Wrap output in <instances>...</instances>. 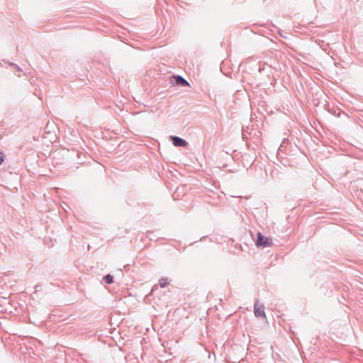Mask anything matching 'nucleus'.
Returning a JSON list of instances; mask_svg holds the SVG:
<instances>
[{
	"label": "nucleus",
	"instance_id": "12",
	"mask_svg": "<svg viewBox=\"0 0 363 363\" xmlns=\"http://www.w3.org/2000/svg\"><path fill=\"white\" fill-rule=\"evenodd\" d=\"M265 111H267V114L269 115L271 113H272V110H269L268 111L267 108L265 109Z\"/></svg>",
	"mask_w": 363,
	"mask_h": 363
},
{
	"label": "nucleus",
	"instance_id": "10",
	"mask_svg": "<svg viewBox=\"0 0 363 363\" xmlns=\"http://www.w3.org/2000/svg\"><path fill=\"white\" fill-rule=\"evenodd\" d=\"M265 65H267V67L269 69L271 68V65H268L267 64H264L263 65H259V72H262V71L264 70L265 69Z\"/></svg>",
	"mask_w": 363,
	"mask_h": 363
},
{
	"label": "nucleus",
	"instance_id": "14",
	"mask_svg": "<svg viewBox=\"0 0 363 363\" xmlns=\"http://www.w3.org/2000/svg\"><path fill=\"white\" fill-rule=\"evenodd\" d=\"M79 356H80L82 357V359H83V361L86 362V360L82 357V354H78Z\"/></svg>",
	"mask_w": 363,
	"mask_h": 363
},
{
	"label": "nucleus",
	"instance_id": "8",
	"mask_svg": "<svg viewBox=\"0 0 363 363\" xmlns=\"http://www.w3.org/2000/svg\"><path fill=\"white\" fill-rule=\"evenodd\" d=\"M10 66L16 68L18 71L19 72H21L22 71V69L16 64L13 63V62H9V63Z\"/></svg>",
	"mask_w": 363,
	"mask_h": 363
},
{
	"label": "nucleus",
	"instance_id": "4",
	"mask_svg": "<svg viewBox=\"0 0 363 363\" xmlns=\"http://www.w3.org/2000/svg\"><path fill=\"white\" fill-rule=\"evenodd\" d=\"M174 83L182 86H189L190 84L184 77L180 75L174 76Z\"/></svg>",
	"mask_w": 363,
	"mask_h": 363
},
{
	"label": "nucleus",
	"instance_id": "13",
	"mask_svg": "<svg viewBox=\"0 0 363 363\" xmlns=\"http://www.w3.org/2000/svg\"><path fill=\"white\" fill-rule=\"evenodd\" d=\"M155 289H157V285H155V286L152 287V291H151V292H152V291L155 290Z\"/></svg>",
	"mask_w": 363,
	"mask_h": 363
},
{
	"label": "nucleus",
	"instance_id": "6",
	"mask_svg": "<svg viewBox=\"0 0 363 363\" xmlns=\"http://www.w3.org/2000/svg\"><path fill=\"white\" fill-rule=\"evenodd\" d=\"M169 284L168 278L162 277L159 280V285L161 288L166 287Z\"/></svg>",
	"mask_w": 363,
	"mask_h": 363
},
{
	"label": "nucleus",
	"instance_id": "7",
	"mask_svg": "<svg viewBox=\"0 0 363 363\" xmlns=\"http://www.w3.org/2000/svg\"><path fill=\"white\" fill-rule=\"evenodd\" d=\"M104 280L106 284H111L113 283V277L111 274H106L104 277Z\"/></svg>",
	"mask_w": 363,
	"mask_h": 363
},
{
	"label": "nucleus",
	"instance_id": "9",
	"mask_svg": "<svg viewBox=\"0 0 363 363\" xmlns=\"http://www.w3.org/2000/svg\"><path fill=\"white\" fill-rule=\"evenodd\" d=\"M278 33L279 34V35L284 38H287V36L286 35L288 34L287 33H285V32H283L281 30H280L279 28L278 29Z\"/></svg>",
	"mask_w": 363,
	"mask_h": 363
},
{
	"label": "nucleus",
	"instance_id": "3",
	"mask_svg": "<svg viewBox=\"0 0 363 363\" xmlns=\"http://www.w3.org/2000/svg\"><path fill=\"white\" fill-rule=\"evenodd\" d=\"M254 313H255V315L257 318L265 317L264 306H258L257 302L255 303V306H254Z\"/></svg>",
	"mask_w": 363,
	"mask_h": 363
},
{
	"label": "nucleus",
	"instance_id": "1",
	"mask_svg": "<svg viewBox=\"0 0 363 363\" xmlns=\"http://www.w3.org/2000/svg\"><path fill=\"white\" fill-rule=\"evenodd\" d=\"M250 235L253 238L255 245L259 248H264L271 246L269 239L265 237L262 233H256V238H253V233L250 231Z\"/></svg>",
	"mask_w": 363,
	"mask_h": 363
},
{
	"label": "nucleus",
	"instance_id": "5",
	"mask_svg": "<svg viewBox=\"0 0 363 363\" xmlns=\"http://www.w3.org/2000/svg\"><path fill=\"white\" fill-rule=\"evenodd\" d=\"M250 128L247 126L245 128H242V138L243 140H247L248 139V135L250 134Z\"/></svg>",
	"mask_w": 363,
	"mask_h": 363
},
{
	"label": "nucleus",
	"instance_id": "15",
	"mask_svg": "<svg viewBox=\"0 0 363 363\" xmlns=\"http://www.w3.org/2000/svg\"><path fill=\"white\" fill-rule=\"evenodd\" d=\"M269 174L272 175V169H270L269 170Z\"/></svg>",
	"mask_w": 363,
	"mask_h": 363
},
{
	"label": "nucleus",
	"instance_id": "11",
	"mask_svg": "<svg viewBox=\"0 0 363 363\" xmlns=\"http://www.w3.org/2000/svg\"><path fill=\"white\" fill-rule=\"evenodd\" d=\"M5 159L4 153L2 151H0V165L4 162Z\"/></svg>",
	"mask_w": 363,
	"mask_h": 363
},
{
	"label": "nucleus",
	"instance_id": "2",
	"mask_svg": "<svg viewBox=\"0 0 363 363\" xmlns=\"http://www.w3.org/2000/svg\"><path fill=\"white\" fill-rule=\"evenodd\" d=\"M171 140L172 144L175 147H184L188 145V143L186 140L179 137V136H171Z\"/></svg>",
	"mask_w": 363,
	"mask_h": 363
}]
</instances>
